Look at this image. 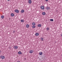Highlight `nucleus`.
Segmentation results:
<instances>
[{"label": "nucleus", "mask_w": 62, "mask_h": 62, "mask_svg": "<svg viewBox=\"0 0 62 62\" xmlns=\"http://www.w3.org/2000/svg\"><path fill=\"white\" fill-rule=\"evenodd\" d=\"M0 57L1 59H5V57L4 56L2 55L0 56Z\"/></svg>", "instance_id": "nucleus-1"}, {"label": "nucleus", "mask_w": 62, "mask_h": 62, "mask_svg": "<svg viewBox=\"0 0 62 62\" xmlns=\"http://www.w3.org/2000/svg\"><path fill=\"white\" fill-rule=\"evenodd\" d=\"M15 12H16V13H19V10H15Z\"/></svg>", "instance_id": "nucleus-2"}, {"label": "nucleus", "mask_w": 62, "mask_h": 62, "mask_svg": "<svg viewBox=\"0 0 62 62\" xmlns=\"http://www.w3.org/2000/svg\"><path fill=\"white\" fill-rule=\"evenodd\" d=\"M40 8L42 9H44V7L43 6H41Z\"/></svg>", "instance_id": "nucleus-3"}, {"label": "nucleus", "mask_w": 62, "mask_h": 62, "mask_svg": "<svg viewBox=\"0 0 62 62\" xmlns=\"http://www.w3.org/2000/svg\"><path fill=\"white\" fill-rule=\"evenodd\" d=\"M33 52H34L33 50H30V54H32V53H33Z\"/></svg>", "instance_id": "nucleus-4"}, {"label": "nucleus", "mask_w": 62, "mask_h": 62, "mask_svg": "<svg viewBox=\"0 0 62 62\" xmlns=\"http://www.w3.org/2000/svg\"><path fill=\"white\" fill-rule=\"evenodd\" d=\"M38 26L39 27H41V24H39L38 25Z\"/></svg>", "instance_id": "nucleus-5"}, {"label": "nucleus", "mask_w": 62, "mask_h": 62, "mask_svg": "<svg viewBox=\"0 0 62 62\" xmlns=\"http://www.w3.org/2000/svg\"><path fill=\"white\" fill-rule=\"evenodd\" d=\"M14 48L15 49H17L18 48V46H14Z\"/></svg>", "instance_id": "nucleus-6"}, {"label": "nucleus", "mask_w": 62, "mask_h": 62, "mask_svg": "<svg viewBox=\"0 0 62 62\" xmlns=\"http://www.w3.org/2000/svg\"><path fill=\"white\" fill-rule=\"evenodd\" d=\"M29 4H31V3H32V1L31 0H29Z\"/></svg>", "instance_id": "nucleus-7"}, {"label": "nucleus", "mask_w": 62, "mask_h": 62, "mask_svg": "<svg viewBox=\"0 0 62 62\" xmlns=\"http://www.w3.org/2000/svg\"><path fill=\"white\" fill-rule=\"evenodd\" d=\"M18 53L19 54H23L22 52L21 51H19Z\"/></svg>", "instance_id": "nucleus-8"}, {"label": "nucleus", "mask_w": 62, "mask_h": 62, "mask_svg": "<svg viewBox=\"0 0 62 62\" xmlns=\"http://www.w3.org/2000/svg\"><path fill=\"white\" fill-rule=\"evenodd\" d=\"M11 16H12V17H13V16H14V14H13V13H12L11 14Z\"/></svg>", "instance_id": "nucleus-9"}, {"label": "nucleus", "mask_w": 62, "mask_h": 62, "mask_svg": "<svg viewBox=\"0 0 62 62\" xmlns=\"http://www.w3.org/2000/svg\"><path fill=\"white\" fill-rule=\"evenodd\" d=\"M46 9H47V10H49V9H50V8H49V7H46Z\"/></svg>", "instance_id": "nucleus-10"}, {"label": "nucleus", "mask_w": 62, "mask_h": 62, "mask_svg": "<svg viewBox=\"0 0 62 62\" xmlns=\"http://www.w3.org/2000/svg\"><path fill=\"white\" fill-rule=\"evenodd\" d=\"M29 27V25L28 24H27L26 25V27L27 28H28Z\"/></svg>", "instance_id": "nucleus-11"}, {"label": "nucleus", "mask_w": 62, "mask_h": 62, "mask_svg": "<svg viewBox=\"0 0 62 62\" xmlns=\"http://www.w3.org/2000/svg\"><path fill=\"white\" fill-rule=\"evenodd\" d=\"M39 34L38 33H35V36H39Z\"/></svg>", "instance_id": "nucleus-12"}, {"label": "nucleus", "mask_w": 62, "mask_h": 62, "mask_svg": "<svg viewBox=\"0 0 62 62\" xmlns=\"http://www.w3.org/2000/svg\"><path fill=\"white\" fill-rule=\"evenodd\" d=\"M24 12V10H22L21 11V13H23Z\"/></svg>", "instance_id": "nucleus-13"}, {"label": "nucleus", "mask_w": 62, "mask_h": 62, "mask_svg": "<svg viewBox=\"0 0 62 62\" xmlns=\"http://www.w3.org/2000/svg\"><path fill=\"white\" fill-rule=\"evenodd\" d=\"M46 14L45 12H43L42 13V14L43 15H45Z\"/></svg>", "instance_id": "nucleus-14"}, {"label": "nucleus", "mask_w": 62, "mask_h": 62, "mask_svg": "<svg viewBox=\"0 0 62 62\" xmlns=\"http://www.w3.org/2000/svg\"><path fill=\"white\" fill-rule=\"evenodd\" d=\"M42 52H40L39 53V55H42Z\"/></svg>", "instance_id": "nucleus-15"}, {"label": "nucleus", "mask_w": 62, "mask_h": 62, "mask_svg": "<svg viewBox=\"0 0 62 62\" xmlns=\"http://www.w3.org/2000/svg\"><path fill=\"white\" fill-rule=\"evenodd\" d=\"M24 21V20H21V22H22V23H23Z\"/></svg>", "instance_id": "nucleus-16"}, {"label": "nucleus", "mask_w": 62, "mask_h": 62, "mask_svg": "<svg viewBox=\"0 0 62 62\" xmlns=\"http://www.w3.org/2000/svg\"><path fill=\"white\" fill-rule=\"evenodd\" d=\"M1 18H2V19H4V16H1Z\"/></svg>", "instance_id": "nucleus-17"}, {"label": "nucleus", "mask_w": 62, "mask_h": 62, "mask_svg": "<svg viewBox=\"0 0 62 62\" xmlns=\"http://www.w3.org/2000/svg\"><path fill=\"white\" fill-rule=\"evenodd\" d=\"M50 21H51V22H53L54 21V19H51L50 20Z\"/></svg>", "instance_id": "nucleus-18"}, {"label": "nucleus", "mask_w": 62, "mask_h": 62, "mask_svg": "<svg viewBox=\"0 0 62 62\" xmlns=\"http://www.w3.org/2000/svg\"><path fill=\"white\" fill-rule=\"evenodd\" d=\"M43 38H41V40H42V41H43L44 40Z\"/></svg>", "instance_id": "nucleus-19"}, {"label": "nucleus", "mask_w": 62, "mask_h": 62, "mask_svg": "<svg viewBox=\"0 0 62 62\" xmlns=\"http://www.w3.org/2000/svg\"><path fill=\"white\" fill-rule=\"evenodd\" d=\"M32 24L33 25H35V23L34 22H33L32 23Z\"/></svg>", "instance_id": "nucleus-20"}, {"label": "nucleus", "mask_w": 62, "mask_h": 62, "mask_svg": "<svg viewBox=\"0 0 62 62\" xmlns=\"http://www.w3.org/2000/svg\"><path fill=\"white\" fill-rule=\"evenodd\" d=\"M49 28H46L47 30H49Z\"/></svg>", "instance_id": "nucleus-21"}, {"label": "nucleus", "mask_w": 62, "mask_h": 62, "mask_svg": "<svg viewBox=\"0 0 62 62\" xmlns=\"http://www.w3.org/2000/svg\"><path fill=\"white\" fill-rule=\"evenodd\" d=\"M32 27L33 28H35V27H36V26H32Z\"/></svg>", "instance_id": "nucleus-22"}, {"label": "nucleus", "mask_w": 62, "mask_h": 62, "mask_svg": "<svg viewBox=\"0 0 62 62\" xmlns=\"http://www.w3.org/2000/svg\"><path fill=\"white\" fill-rule=\"evenodd\" d=\"M45 1H46V2H47L48 1V0H45Z\"/></svg>", "instance_id": "nucleus-23"}, {"label": "nucleus", "mask_w": 62, "mask_h": 62, "mask_svg": "<svg viewBox=\"0 0 62 62\" xmlns=\"http://www.w3.org/2000/svg\"><path fill=\"white\" fill-rule=\"evenodd\" d=\"M17 62H20V61H18Z\"/></svg>", "instance_id": "nucleus-24"}, {"label": "nucleus", "mask_w": 62, "mask_h": 62, "mask_svg": "<svg viewBox=\"0 0 62 62\" xmlns=\"http://www.w3.org/2000/svg\"><path fill=\"white\" fill-rule=\"evenodd\" d=\"M13 32V33H15V31H14Z\"/></svg>", "instance_id": "nucleus-25"}, {"label": "nucleus", "mask_w": 62, "mask_h": 62, "mask_svg": "<svg viewBox=\"0 0 62 62\" xmlns=\"http://www.w3.org/2000/svg\"><path fill=\"white\" fill-rule=\"evenodd\" d=\"M61 37H62V34H61Z\"/></svg>", "instance_id": "nucleus-26"}, {"label": "nucleus", "mask_w": 62, "mask_h": 62, "mask_svg": "<svg viewBox=\"0 0 62 62\" xmlns=\"http://www.w3.org/2000/svg\"><path fill=\"white\" fill-rule=\"evenodd\" d=\"M8 1H10V0H7Z\"/></svg>", "instance_id": "nucleus-27"}, {"label": "nucleus", "mask_w": 62, "mask_h": 62, "mask_svg": "<svg viewBox=\"0 0 62 62\" xmlns=\"http://www.w3.org/2000/svg\"><path fill=\"white\" fill-rule=\"evenodd\" d=\"M60 1V0H59Z\"/></svg>", "instance_id": "nucleus-28"}]
</instances>
